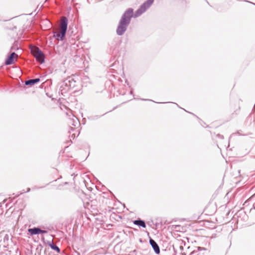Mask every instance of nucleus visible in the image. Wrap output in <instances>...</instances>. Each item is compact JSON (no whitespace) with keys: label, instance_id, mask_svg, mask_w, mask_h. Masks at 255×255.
<instances>
[{"label":"nucleus","instance_id":"obj_5","mask_svg":"<svg viewBox=\"0 0 255 255\" xmlns=\"http://www.w3.org/2000/svg\"><path fill=\"white\" fill-rule=\"evenodd\" d=\"M18 55L14 52L11 53L9 56L5 59V64L6 65H9L13 63L14 58L17 57Z\"/></svg>","mask_w":255,"mask_h":255},{"label":"nucleus","instance_id":"obj_15","mask_svg":"<svg viewBox=\"0 0 255 255\" xmlns=\"http://www.w3.org/2000/svg\"><path fill=\"white\" fill-rule=\"evenodd\" d=\"M198 250L199 251H206L207 250V249L205 248H203V247H198Z\"/></svg>","mask_w":255,"mask_h":255},{"label":"nucleus","instance_id":"obj_19","mask_svg":"<svg viewBox=\"0 0 255 255\" xmlns=\"http://www.w3.org/2000/svg\"><path fill=\"white\" fill-rule=\"evenodd\" d=\"M30 191V188H28L26 192H29Z\"/></svg>","mask_w":255,"mask_h":255},{"label":"nucleus","instance_id":"obj_9","mask_svg":"<svg viewBox=\"0 0 255 255\" xmlns=\"http://www.w3.org/2000/svg\"><path fill=\"white\" fill-rule=\"evenodd\" d=\"M40 81L39 78H35L32 79H29L25 81V85L32 86L34 84L38 83Z\"/></svg>","mask_w":255,"mask_h":255},{"label":"nucleus","instance_id":"obj_11","mask_svg":"<svg viewBox=\"0 0 255 255\" xmlns=\"http://www.w3.org/2000/svg\"><path fill=\"white\" fill-rule=\"evenodd\" d=\"M49 246L52 250L55 251L57 253H60V248L54 243H52L51 244L49 245Z\"/></svg>","mask_w":255,"mask_h":255},{"label":"nucleus","instance_id":"obj_6","mask_svg":"<svg viewBox=\"0 0 255 255\" xmlns=\"http://www.w3.org/2000/svg\"><path fill=\"white\" fill-rule=\"evenodd\" d=\"M63 85L68 88H73L75 86V81L72 78H68L63 82Z\"/></svg>","mask_w":255,"mask_h":255},{"label":"nucleus","instance_id":"obj_2","mask_svg":"<svg viewBox=\"0 0 255 255\" xmlns=\"http://www.w3.org/2000/svg\"><path fill=\"white\" fill-rule=\"evenodd\" d=\"M68 21V19L66 16L62 17L60 23V32H54L53 36L57 40L62 41L64 39L67 30Z\"/></svg>","mask_w":255,"mask_h":255},{"label":"nucleus","instance_id":"obj_17","mask_svg":"<svg viewBox=\"0 0 255 255\" xmlns=\"http://www.w3.org/2000/svg\"><path fill=\"white\" fill-rule=\"evenodd\" d=\"M217 136L219 138L224 139V136L220 134H217Z\"/></svg>","mask_w":255,"mask_h":255},{"label":"nucleus","instance_id":"obj_20","mask_svg":"<svg viewBox=\"0 0 255 255\" xmlns=\"http://www.w3.org/2000/svg\"><path fill=\"white\" fill-rule=\"evenodd\" d=\"M71 130H74V128H71Z\"/></svg>","mask_w":255,"mask_h":255},{"label":"nucleus","instance_id":"obj_21","mask_svg":"<svg viewBox=\"0 0 255 255\" xmlns=\"http://www.w3.org/2000/svg\"><path fill=\"white\" fill-rule=\"evenodd\" d=\"M139 241H140V242H142V240H141V239H139Z\"/></svg>","mask_w":255,"mask_h":255},{"label":"nucleus","instance_id":"obj_14","mask_svg":"<svg viewBox=\"0 0 255 255\" xmlns=\"http://www.w3.org/2000/svg\"><path fill=\"white\" fill-rule=\"evenodd\" d=\"M183 249H184V248H183V247L182 246H180L179 247V249H180L181 252H182V251L183 250ZM181 253L182 255H186V254L184 252H183V253L181 252Z\"/></svg>","mask_w":255,"mask_h":255},{"label":"nucleus","instance_id":"obj_10","mask_svg":"<svg viewBox=\"0 0 255 255\" xmlns=\"http://www.w3.org/2000/svg\"><path fill=\"white\" fill-rule=\"evenodd\" d=\"M154 0H147L144 2V11L153 3Z\"/></svg>","mask_w":255,"mask_h":255},{"label":"nucleus","instance_id":"obj_8","mask_svg":"<svg viewBox=\"0 0 255 255\" xmlns=\"http://www.w3.org/2000/svg\"><path fill=\"white\" fill-rule=\"evenodd\" d=\"M40 228L38 227H34L33 228H29L28 229V233L30 235H36L40 234Z\"/></svg>","mask_w":255,"mask_h":255},{"label":"nucleus","instance_id":"obj_1","mask_svg":"<svg viewBox=\"0 0 255 255\" xmlns=\"http://www.w3.org/2000/svg\"><path fill=\"white\" fill-rule=\"evenodd\" d=\"M143 12V3L140 5L139 8L133 12V9L129 8L127 9L123 14L120 20L116 32L117 34L121 36L124 34L127 30V27L130 22L131 18L132 17H137L139 16Z\"/></svg>","mask_w":255,"mask_h":255},{"label":"nucleus","instance_id":"obj_12","mask_svg":"<svg viewBox=\"0 0 255 255\" xmlns=\"http://www.w3.org/2000/svg\"><path fill=\"white\" fill-rule=\"evenodd\" d=\"M134 225H137L139 227H143V220L141 219L136 220L133 221Z\"/></svg>","mask_w":255,"mask_h":255},{"label":"nucleus","instance_id":"obj_13","mask_svg":"<svg viewBox=\"0 0 255 255\" xmlns=\"http://www.w3.org/2000/svg\"><path fill=\"white\" fill-rule=\"evenodd\" d=\"M255 200V193L248 200H247L245 203L244 204V205L245 206H247L249 204V203L250 202H253Z\"/></svg>","mask_w":255,"mask_h":255},{"label":"nucleus","instance_id":"obj_4","mask_svg":"<svg viewBox=\"0 0 255 255\" xmlns=\"http://www.w3.org/2000/svg\"><path fill=\"white\" fill-rule=\"evenodd\" d=\"M149 238V244L150 246L152 247V249H153L156 255H158L160 253V248L158 244L156 243V242L151 239L149 236V233L147 232H146Z\"/></svg>","mask_w":255,"mask_h":255},{"label":"nucleus","instance_id":"obj_16","mask_svg":"<svg viewBox=\"0 0 255 255\" xmlns=\"http://www.w3.org/2000/svg\"><path fill=\"white\" fill-rule=\"evenodd\" d=\"M47 233V231L46 230H42L40 229V234H46Z\"/></svg>","mask_w":255,"mask_h":255},{"label":"nucleus","instance_id":"obj_23","mask_svg":"<svg viewBox=\"0 0 255 255\" xmlns=\"http://www.w3.org/2000/svg\"><path fill=\"white\" fill-rule=\"evenodd\" d=\"M252 3L255 5V3Z\"/></svg>","mask_w":255,"mask_h":255},{"label":"nucleus","instance_id":"obj_7","mask_svg":"<svg viewBox=\"0 0 255 255\" xmlns=\"http://www.w3.org/2000/svg\"><path fill=\"white\" fill-rule=\"evenodd\" d=\"M68 124L74 127H78L80 125L79 120L74 116L69 118Z\"/></svg>","mask_w":255,"mask_h":255},{"label":"nucleus","instance_id":"obj_3","mask_svg":"<svg viewBox=\"0 0 255 255\" xmlns=\"http://www.w3.org/2000/svg\"><path fill=\"white\" fill-rule=\"evenodd\" d=\"M34 57L36 60L41 64L44 62V54L38 47L35 48Z\"/></svg>","mask_w":255,"mask_h":255},{"label":"nucleus","instance_id":"obj_18","mask_svg":"<svg viewBox=\"0 0 255 255\" xmlns=\"http://www.w3.org/2000/svg\"><path fill=\"white\" fill-rule=\"evenodd\" d=\"M253 209L255 210V202L253 204V208L251 209V211H252Z\"/></svg>","mask_w":255,"mask_h":255},{"label":"nucleus","instance_id":"obj_22","mask_svg":"<svg viewBox=\"0 0 255 255\" xmlns=\"http://www.w3.org/2000/svg\"><path fill=\"white\" fill-rule=\"evenodd\" d=\"M145 226H146L145 223H144V228L145 227Z\"/></svg>","mask_w":255,"mask_h":255}]
</instances>
